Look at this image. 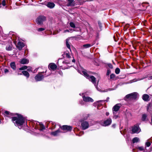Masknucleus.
<instances>
[{"mask_svg": "<svg viewBox=\"0 0 152 152\" xmlns=\"http://www.w3.org/2000/svg\"><path fill=\"white\" fill-rule=\"evenodd\" d=\"M17 116L12 118V121L15 124V125L20 126L25 122V118L21 115L17 114Z\"/></svg>", "mask_w": 152, "mask_h": 152, "instance_id": "obj_1", "label": "nucleus"}, {"mask_svg": "<svg viewBox=\"0 0 152 152\" xmlns=\"http://www.w3.org/2000/svg\"><path fill=\"white\" fill-rule=\"evenodd\" d=\"M62 56L64 58H66V60L64 61H63L62 63L63 64H69L72 61L73 62H75V61L74 59V57L72 56V57L69 52L67 51L65 52L62 55Z\"/></svg>", "mask_w": 152, "mask_h": 152, "instance_id": "obj_2", "label": "nucleus"}, {"mask_svg": "<svg viewBox=\"0 0 152 152\" xmlns=\"http://www.w3.org/2000/svg\"><path fill=\"white\" fill-rule=\"evenodd\" d=\"M81 74L83 75L89 79L94 84L97 90L100 91V90L97 88V86L96 85V78L94 76H90L85 70H83Z\"/></svg>", "mask_w": 152, "mask_h": 152, "instance_id": "obj_3", "label": "nucleus"}, {"mask_svg": "<svg viewBox=\"0 0 152 152\" xmlns=\"http://www.w3.org/2000/svg\"><path fill=\"white\" fill-rule=\"evenodd\" d=\"M137 95V93L136 92H134L131 94H127L125 97V99L126 100H127L128 99H135L136 98Z\"/></svg>", "mask_w": 152, "mask_h": 152, "instance_id": "obj_4", "label": "nucleus"}, {"mask_svg": "<svg viewBox=\"0 0 152 152\" xmlns=\"http://www.w3.org/2000/svg\"><path fill=\"white\" fill-rule=\"evenodd\" d=\"M42 73H44V72H40L35 76V79L36 81H40L44 77Z\"/></svg>", "mask_w": 152, "mask_h": 152, "instance_id": "obj_5", "label": "nucleus"}, {"mask_svg": "<svg viewBox=\"0 0 152 152\" xmlns=\"http://www.w3.org/2000/svg\"><path fill=\"white\" fill-rule=\"evenodd\" d=\"M45 20V17L43 16H39L37 19V23L38 24H41Z\"/></svg>", "mask_w": 152, "mask_h": 152, "instance_id": "obj_6", "label": "nucleus"}, {"mask_svg": "<svg viewBox=\"0 0 152 152\" xmlns=\"http://www.w3.org/2000/svg\"><path fill=\"white\" fill-rule=\"evenodd\" d=\"M140 131V129L137 126H134L132 129V133H139Z\"/></svg>", "mask_w": 152, "mask_h": 152, "instance_id": "obj_7", "label": "nucleus"}, {"mask_svg": "<svg viewBox=\"0 0 152 152\" xmlns=\"http://www.w3.org/2000/svg\"><path fill=\"white\" fill-rule=\"evenodd\" d=\"M112 120L111 118H110L104 121L102 125L103 126H107L110 125L112 123Z\"/></svg>", "mask_w": 152, "mask_h": 152, "instance_id": "obj_8", "label": "nucleus"}, {"mask_svg": "<svg viewBox=\"0 0 152 152\" xmlns=\"http://www.w3.org/2000/svg\"><path fill=\"white\" fill-rule=\"evenodd\" d=\"M81 126L83 129H86L88 128L89 127V124L88 122L86 121H83L81 123Z\"/></svg>", "mask_w": 152, "mask_h": 152, "instance_id": "obj_9", "label": "nucleus"}, {"mask_svg": "<svg viewBox=\"0 0 152 152\" xmlns=\"http://www.w3.org/2000/svg\"><path fill=\"white\" fill-rule=\"evenodd\" d=\"M137 148L139 150V151H142L144 152H150L152 151V148H151L149 150H147L146 149H144V147L142 146L137 147Z\"/></svg>", "mask_w": 152, "mask_h": 152, "instance_id": "obj_10", "label": "nucleus"}, {"mask_svg": "<svg viewBox=\"0 0 152 152\" xmlns=\"http://www.w3.org/2000/svg\"><path fill=\"white\" fill-rule=\"evenodd\" d=\"M119 105V104H117L113 107V113L114 115L115 114V112L118 111L120 109V107Z\"/></svg>", "mask_w": 152, "mask_h": 152, "instance_id": "obj_11", "label": "nucleus"}, {"mask_svg": "<svg viewBox=\"0 0 152 152\" xmlns=\"http://www.w3.org/2000/svg\"><path fill=\"white\" fill-rule=\"evenodd\" d=\"M57 68V65L54 63H50L48 65V68L49 69L55 70Z\"/></svg>", "mask_w": 152, "mask_h": 152, "instance_id": "obj_12", "label": "nucleus"}, {"mask_svg": "<svg viewBox=\"0 0 152 152\" xmlns=\"http://www.w3.org/2000/svg\"><path fill=\"white\" fill-rule=\"evenodd\" d=\"M83 101L85 102H92L94 100L88 96H83Z\"/></svg>", "mask_w": 152, "mask_h": 152, "instance_id": "obj_13", "label": "nucleus"}, {"mask_svg": "<svg viewBox=\"0 0 152 152\" xmlns=\"http://www.w3.org/2000/svg\"><path fill=\"white\" fill-rule=\"evenodd\" d=\"M61 129L63 130H66L68 131H71L72 130V127L70 126L64 125L61 127Z\"/></svg>", "mask_w": 152, "mask_h": 152, "instance_id": "obj_14", "label": "nucleus"}, {"mask_svg": "<svg viewBox=\"0 0 152 152\" xmlns=\"http://www.w3.org/2000/svg\"><path fill=\"white\" fill-rule=\"evenodd\" d=\"M24 46V45L23 43L19 42L16 46L20 50H21L22 48Z\"/></svg>", "mask_w": 152, "mask_h": 152, "instance_id": "obj_15", "label": "nucleus"}, {"mask_svg": "<svg viewBox=\"0 0 152 152\" xmlns=\"http://www.w3.org/2000/svg\"><path fill=\"white\" fill-rule=\"evenodd\" d=\"M70 38H67L66 39V47L71 52V50L70 48L71 43L69 42Z\"/></svg>", "mask_w": 152, "mask_h": 152, "instance_id": "obj_16", "label": "nucleus"}, {"mask_svg": "<svg viewBox=\"0 0 152 152\" xmlns=\"http://www.w3.org/2000/svg\"><path fill=\"white\" fill-rule=\"evenodd\" d=\"M46 5L48 8L52 9L54 7L55 4L53 2H49Z\"/></svg>", "mask_w": 152, "mask_h": 152, "instance_id": "obj_17", "label": "nucleus"}, {"mask_svg": "<svg viewBox=\"0 0 152 152\" xmlns=\"http://www.w3.org/2000/svg\"><path fill=\"white\" fill-rule=\"evenodd\" d=\"M4 114L5 116L10 118H11V117L12 116H13L12 114L11 113L7 111H5Z\"/></svg>", "mask_w": 152, "mask_h": 152, "instance_id": "obj_18", "label": "nucleus"}, {"mask_svg": "<svg viewBox=\"0 0 152 152\" xmlns=\"http://www.w3.org/2000/svg\"><path fill=\"white\" fill-rule=\"evenodd\" d=\"M149 96L147 94H143L142 96V98L145 101H148L149 100Z\"/></svg>", "mask_w": 152, "mask_h": 152, "instance_id": "obj_19", "label": "nucleus"}, {"mask_svg": "<svg viewBox=\"0 0 152 152\" xmlns=\"http://www.w3.org/2000/svg\"><path fill=\"white\" fill-rule=\"evenodd\" d=\"M29 61L25 58L21 59L20 61V63L21 64H26L28 63Z\"/></svg>", "mask_w": 152, "mask_h": 152, "instance_id": "obj_20", "label": "nucleus"}, {"mask_svg": "<svg viewBox=\"0 0 152 152\" xmlns=\"http://www.w3.org/2000/svg\"><path fill=\"white\" fill-rule=\"evenodd\" d=\"M62 132H61L60 130L58 129V130H56V131L52 132L51 133V134L54 135V136H57L58 134L59 133Z\"/></svg>", "mask_w": 152, "mask_h": 152, "instance_id": "obj_21", "label": "nucleus"}, {"mask_svg": "<svg viewBox=\"0 0 152 152\" xmlns=\"http://www.w3.org/2000/svg\"><path fill=\"white\" fill-rule=\"evenodd\" d=\"M10 66L11 68L13 70H15L16 69V66L15 63L14 62H12L10 64Z\"/></svg>", "mask_w": 152, "mask_h": 152, "instance_id": "obj_22", "label": "nucleus"}, {"mask_svg": "<svg viewBox=\"0 0 152 152\" xmlns=\"http://www.w3.org/2000/svg\"><path fill=\"white\" fill-rule=\"evenodd\" d=\"M22 73L27 78H28L29 76V73L26 71H23L22 72Z\"/></svg>", "mask_w": 152, "mask_h": 152, "instance_id": "obj_23", "label": "nucleus"}, {"mask_svg": "<svg viewBox=\"0 0 152 152\" xmlns=\"http://www.w3.org/2000/svg\"><path fill=\"white\" fill-rule=\"evenodd\" d=\"M132 141L133 143H134L140 141V139L138 137H135L133 139Z\"/></svg>", "mask_w": 152, "mask_h": 152, "instance_id": "obj_24", "label": "nucleus"}, {"mask_svg": "<svg viewBox=\"0 0 152 152\" xmlns=\"http://www.w3.org/2000/svg\"><path fill=\"white\" fill-rule=\"evenodd\" d=\"M6 50L8 51H10L12 50V45L11 44H10L8 45L6 48Z\"/></svg>", "mask_w": 152, "mask_h": 152, "instance_id": "obj_25", "label": "nucleus"}, {"mask_svg": "<svg viewBox=\"0 0 152 152\" xmlns=\"http://www.w3.org/2000/svg\"><path fill=\"white\" fill-rule=\"evenodd\" d=\"M110 79L113 80H115L116 79L115 75L114 74H111L110 75Z\"/></svg>", "mask_w": 152, "mask_h": 152, "instance_id": "obj_26", "label": "nucleus"}, {"mask_svg": "<svg viewBox=\"0 0 152 152\" xmlns=\"http://www.w3.org/2000/svg\"><path fill=\"white\" fill-rule=\"evenodd\" d=\"M38 123L40 125L41 131H42L43 129H45V126L41 123L38 122Z\"/></svg>", "mask_w": 152, "mask_h": 152, "instance_id": "obj_27", "label": "nucleus"}, {"mask_svg": "<svg viewBox=\"0 0 152 152\" xmlns=\"http://www.w3.org/2000/svg\"><path fill=\"white\" fill-rule=\"evenodd\" d=\"M91 46H92V45L90 44H85L83 45V47L85 48H90V47H91Z\"/></svg>", "mask_w": 152, "mask_h": 152, "instance_id": "obj_28", "label": "nucleus"}, {"mask_svg": "<svg viewBox=\"0 0 152 152\" xmlns=\"http://www.w3.org/2000/svg\"><path fill=\"white\" fill-rule=\"evenodd\" d=\"M147 117V115L146 114L142 115V119L143 121H144L146 120Z\"/></svg>", "mask_w": 152, "mask_h": 152, "instance_id": "obj_29", "label": "nucleus"}, {"mask_svg": "<svg viewBox=\"0 0 152 152\" xmlns=\"http://www.w3.org/2000/svg\"><path fill=\"white\" fill-rule=\"evenodd\" d=\"M68 3L67 4L68 6H71L72 3L74 1V0H68Z\"/></svg>", "mask_w": 152, "mask_h": 152, "instance_id": "obj_30", "label": "nucleus"}, {"mask_svg": "<svg viewBox=\"0 0 152 152\" xmlns=\"http://www.w3.org/2000/svg\"><path fill=\"white\" fill-rule=\"evenodd\" d=\"M115 72L117 74H119L120 72V69L118 68H116L115 70Z\"/></svg>", "mask_w": 152, "mask_h": 152, "instance_id": "obj_31", "label": "nucleus"}, {"mask_svg": "<svg viewBox=\"0 0 152 152\" xmlns=\"http://www.w3.org/2000/svg\"><path fill=\"white\" fill-rule=\"evenodd\" d=\"M151 145V143L150 142H149L148 141L147 142H146L145 144V148H146V147H149Z\"/></svg>", "mask_w": 152, "mask_h": 152, "instance_id": "obj_32", "label": "nucleus"}, {"mask_svg": "<svg viewBox=\"0 0 152 152\" xmlns=\"http://www.w3.org/2000/svg\"><path fill=\"white\" fill-rule=\"evenodd\" d=\"M69 25L70 26L73 28H75V24L72 22H71L69 23Z\"/></svg>", "mask_w": 152, "mask_h": 152, "instance_id": "obj_33", "label": "nucleus"}, {"mask_svg": "<svg viewBox=\"0 0 152 152\" xmlns=\"http://www.w3.org/2000/svg\"><path fill=\"white\" fill-rule=\"evenodd\" d=\"M27 68V67L26 66H23L20 67L19 68L20 70H25Z\"/></svg>", "mask_w": 152, "mask_h": 152, "instance_id": "obj_34", "label": "nucleus"}, {"mask_svg": "<svg viewBox=\"0 0 152 152\" xmlns=\"http://www.w3.org/2000/svg\"><path fill=\"white\" fill-rule=\"evenodd\" d=\"M109 97H107V99L106 100H99V101L98 102H107L109 101Z\"/></svg>", "mask_w": 152, "mask_h": 152, "instance_id": "obj_35", "label": "nucleus"}, {"mask_svg": "<svg viewBox=\"0 0 152 152\" xmlns=\"http://www.w3.org/2000/svg\"><path fill=\"white\" fill-rule=\"evenodd\" d=\"M111 72V70L110 69H108L107 70V73H106V75L107 76L109 75L110 73Z\"/></svg>", "mask_w": 152, "mask_h": 152, "instance_id": "obj_36", "label": "nucleus"}, {"mask_svg": "<svg viewBox=\"0 0 152 152\" xmlns=\"http://www.w3.org/2000/svg\"><path fill=\"white\" fill-rule=\"evenodd\" d=\"M45 30V28H40L38 29L37 30L39 31H41Z\"/></svg>", "mask_w": 152, "mask_h": 152, "instance_id": "obj_37", "label": "nucleus"}, {"mask_svg": "<svg viewBox=\"0 0 152 152\" xmlns=\"http://www.w3.org/2000/svg\"><path fill=\"white\" fill-rule=\"evenodd\" d=\"M108 66L110 69L113 68V66L111 64H108Z\"/></svg>", "mask_w": 152, "mask_h": 152, "instance_id": "obj_38", "label": "nucleus"}, {"mask_svg": "<svg viewBox=\"0 0 152 152\" xmlns=\"http://www.w3.org/2000/svg\"><path fill=\"white\" fill-rule=\"evenodd\" d=\"M84 101H83L82 100L79 102L80 104L82 105H83L84 104Z\"/></svg>", "mask_w": 152, "mask_h": 152, "instance_id": "obj_39", "label": "nucleus"}, {"mask_svg": "<svg viewBox=\"0 0 152 152\" xmlns=\"http://www.w3.org/2000/svg\"><path fill=\"white\" fill-rule=\"evenodd\" d=\"M27 70L29 72H32V68L31 67H28Z\"/></svg>", "mask_w": 152, "mask_h": 152, "instance_id": "obj_40", "label": "nucleus"}, {"mask_svg": "<svg viewBox=\"0 0 152 152\" xmlns=\"http://www.w3.org/2000/svg\"><path fill=\"white\" fill-rule=\"evenodd\" d=\"M6 1L5 0H3L2 1V4L3 6H5L6 5Z\"/></svg>", "mask_w": 152, "mask_h": 152, "instance_id": "obj_41", "label": "nucleus"}, {"mask_svg": "<svg viewBox=\"0 0 152 152\" xmlns=\"http://www.w3.org/2000/svg\"><path fill=\"white\" fill-rule=\"evenodd\" d=\"M98 24L100 28H101L102 27L101 23L99 21H98Z\"/></svg>", "mask_w": 152, "mask_h": 152, "instance_id": "obj_42", "label": "nucleus"}, {"mask_svg": "<svg viewBox=\"0 0 152 152\" xmlns=\"http://www.w3.org/2000/svg\"><path fill=\"white\" fill-rule=\"evenodd\" d=\"M58 73L60 74L61 75H62L63 73L61 71H59L58 72Z\"/></svg>", "mask_w": 152, "mask_h": 152, "instance_id": "obj_43", "label": "nucleus"}, {"mask_svg": "<svg viewBox=\"0 0 152 152\" xmlns=\"http://www.w3.org/2000/svg\"><path fill=\"white\" fill-rule=\"evenodd\" d=\"M4 72L5 73H7L8 72V70L7 69H5Z\"/></svg>", "mask_w": 152, "mask_h": 152, "instance_id": "obj_44", "label": "nucleus"}, {"mask_svg": "<svg viewBox=\"0 0 152 152\" xmlns=\"http://www.w3.org/2000/svg\"><path fill=\"white\" fill-rule=\"evenodd\" d=\"M116 126V124H114L112 125V127L113 128H115V127Z\"/></svg>", "mask_w": 152, "mask_h": 152, "instance_id": "obj_45", "label": "nucleus"}, {"mask_svg": "<svg viewBox=\"0 0 152 152\" xmlns=\"http://www.w3.org/2000/svg\"><path fill=\"white\" fill-rule=\"evenodd\" d=\"M118 115H114V117L113 118H115V119H116L118 118Z\"/></svg>", "mask_w": 152, "mask_h": 152, "instance_id": "obj_46", "label": "nucleus"}, {"mask_svg": "<svg viewBox=\"0 0 152 152\" xmlns=\"http://www.w3.org/2000/svg\"><path fill=\"white\" fill-rule=\"evenodd\" d=\"M69 32V30H65L64 31V33H65L66 32Z\"/></svg>", "mask_w": 152, "mask_h": 152, "instance_id": "obj_47", "label": "nucleus"}, {"mask_svg": "<svg viewBox=\"0 0 152 152\" xmlns=\"http://www.w3.org/2000/svg\"><path fill=\"white\" fill-rule=\"evenodd\" d=\"M148 79L149 80H151V79H152V76L149 77L148 78Z\"/></svg>", "mask_w": 152, "mask_h": 152, "instance_id": "obj_48", "label": "nucleus"}, {"mask_svg": "<svg viewBox=\"0 0 152 152\" xmlns=\"http://www.w3.org/2000/svg\"><path fill=\"white\" fill-rule=\"evenodd\" d=\"M109 114V113L108 112H106V115L107 116H108Z\"/></svg>", "mask_w": 152, "mask_h": 152, "instance_id": "obj_49", "label": "nucleus"}, {"mask_svg": "<svg viewBox=\"0 0 152 152\" xmlns=\"http://www.w3.org/2000/svg\"><path fill=\"white\" fill-rule=\"evenodd\" d=\"M3 44V43L0 42V44Z\"/></svg>", "mask_w": 152, "mask_h": 152, "instance_id": "obj_50", "label": "nucleus"}, {"mask_svg": "<svg viewBox=\"0 0 152 152\" xmlns=\"http://www.w3.org/2000/svg\"><path fill=\"white\" fill-rule=\"evenodd\" d=\"M1 3H0V8L1 7Z\"/></svg>", "mask_w": 152, "mask_h": 152, "instance_id": "obj_51", "label": "nucleus"}, {"mask_svg": "<svg viewBox=\"0 0 152 152\" xmlns=\"http://www.w3.org/2000/svg\"><path fill=\"white\" fill-rule=\"evenodd\" d=\"M151 121L152 124V118H151Z\"/></svg>", "mask_w": 152, "mask_h": 152, "instance_id": "obj_52", "label": "nucleus"}, {"mask_svg": "<svg viewBox=\"0 0 152 152\" xmlns=\"http://www.w3.org/2000/svg\"><path fill=\"white\" fill-rule=\"evenodd\" d=\"M104 91V92H106V91Z\"/></svg>", "mask_w": 152, "mask_h": 152, "instance_id": "obj_53", "label": "nucleus"}, {"mask_svg": "<svg viewBox=\"0 0 152 152\" xmlns=\"http://www.w3.org/2000/svg\"><path fill=\"white\" fill-rule=\"evenodd\" d=\"M151 148H152V147Z\"/></svg>", "mask_w": 152, "mask_h": 152, "instance_id": "obj_54", "label": "nucleus"}, {"mask_svg": "<svg viewBox=\"0 0 152 152\" xmlns=\"http://www.w3.org/2000/svg\"><path fill=\"white\" fill-rule=\"evenodd\" d=\"M1 1V0H0V1Z\"/></svg>", "mask_w": 152, "mask_h": 152, "instance_id": "obj_55", "label": "nucleus"}]
</instances>
